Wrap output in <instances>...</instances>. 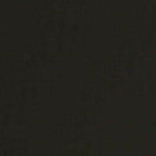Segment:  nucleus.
Wrapping results in <instances>:
<instances>
[{
  "label": "nucleus",
  "mask_w": 156,
  "mask_h": 156,
  "mask_svg": "<svg viewBox=\"0 0 156 156\" xmlns=\"http://www.w3.org/2000/svg\"><path fill=\"white\" fill-rule=\"evenodd\" d=\"M7 106L8 110V111H9V105H8Z\"/></svg>",
  "instance_id": "3"
},
{
  "label": "nucleus",
  "mask_w": 156,
  "mask_h": 156,
  "mask_svg": "<svg viewBox=\"0 0 156 156\" xmlns=\"http://www.w3.org/2000/svg\"><path fill=\"white\" fill-rule=\"evenodd\" d=\"M12 133V131H11L10 132L8 130L7 131V135L9 136V137L10 139L12 138V135H11Z\"/></svg>",
  "instance_id": "1"
},
{
  "label": "nucleus",
  "mask_w": 156,
  "mask_h": 156,
  "mask_svg": "<svg viewBox=\"0 0 156 156\" xmlns=\"http://www.w3.org/2000/svg\"><path fill=\"white\" fill-rule=\"evenodd\" d=\"M7 51H9V49L8 48H8H7Z\"/></svg>",
  "instance_id": "4"
},
{
  "label": "nucleus",
  "mask_w": 156,
  "mask_h": 156,
  "mask_svg": "<svg viewBox=\"0 0 156 156\" xmlns=\"http://www.w3.org/2000/svg\"><path fill=\"white\" fill-rule=\"evenodd\" d=\"M7 42L8 44L10 43L9 37V34L7 35Z\"/></svg>",
  "instance_id": "2"
},
{
  "label": "nucleus",
  "mask_w": 156,
  "mask_h": 156,
  "mask_svg": "<svg viewBox=\"0 0 156 156\" xmlns=\"http://www.w3.org/2000/svg\"><path fill=\"white\" fill-rule=\"evenodd\" d=\"M7 59L8 60H9V57H7Z\"/></svg>",
  "instance_id": "5"
}]
</instances>
